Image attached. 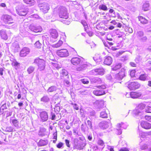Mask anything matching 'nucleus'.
<instances>
[{"label":"nucleus","instance_id":"nucleus-1","mask_svg":"<svg viewBox=\"0 0 151 151\" xmlns=\"http://www.w3.org/2000/svg\"><path fill=\"white\" fill-rule=\"evenodd\" d=\"M86 145L85 141L79 142V140L77 138H74L72 142L73 148V150H82Z\"/></svg>","mask_w":151,"mask_h":151},{"label":"nucleus","instance_id":"nucleus-2","mask_svg":"<svg viewBox=\"0 0 151 151\" xmlns=\"http://www.w3.org/2000/svg\"><path fill=\"white\" fill-rule=\"evenodd\" d=\"M58 12L59 17L60 18L67 19L68 17L67 11L66 8L61 6L59 8Z\"/></svg>","mask_w":151,"mask_h":151},{"label":"nucleus","instance_id":"nucleus-3","mask_svg":"<svg viewBox=\"0 0 151 151\" xmlns=\"http://www.w3.org/2000/svg\"><path fill=\"white\" fill-rule=\"evenodd\" d=\"M38 7L40 11L44 14L47 13L50 9V5L47 3L38 4Z\"/></svg>","mask_w":151,"mask_h":151},{"label":"nucleus","instance_id":"nucleus-4","mask_svg":"<svg viewBox=\"0 0 151 151\" xmlns=\"http://www.w3.org/2000/svg\"><path fill=\"white\" fill-rule=\"evenodd\" d=\"M1 19L6 24H11L14 23L13 18L10 15L7 14H3Z\"/></svg>","mask_w":151,"mask_h":151},{"label":"nucleus","instance_id":"nucleus-5","mask_svg":"<svg viewBox=\"0 0 151 151\" xmlns=\"http://www.w3.org/2000/svg\"><path fill=\"white\" fill-rule=\"evenodd\" d=\"M125 69L124 68H122L120 71L115 74V78L117 80H122L125 76Z\"/></svg>","mask_w":151,"mask_h":151},{"label":"nucleus","instance_id":"nucleus-6","mask_svg":"<svg viewBox=\"0 0 151 151\" xmlns=\"http://www.w3.org/2000/svg\"><path fill=\"white\" fill-rule=\"evenodd\" d=\"M57 54L59 56L61 57H67L69 55L68 52L66 49H62L58 50L57 51Z\"/></svg>","mask_w":151,"mask_h":151},{"label":"nucleus","instance_id":"nucleus-7","mask_svg":"<svg viewBox=\"0 0 151 151\" xmlns=\"http://www.w3.org/2000/svg\"><path fill=\"white\" fill-rule=\"evenodd\" d=\"M83 58L81 57H74L72 58L71 60V63L74 65H77L80 64L82 63Z\"/></svg>","mask_w":151,"mask_h":151},{"label":"nucleus","instance_id":"nucleus-8","mask_svg":"<svg viewBox=\"0 0 151 151\" xmlns=\"http://www.w3.org/2000/svg\"><path fill=\"white\" fill-rule=\"evenodd\" d=\"M140 86L139 84L137 82H131L128 84V88L130 90H134L138 88Z\"/></svg>","mask_w":151,"mask_h":151},{"label":"nucleus","instance_id":"nucleus-9","mask_svg":"<svg viewBox=\"0 0 151 151\" xmlns=\"http://www.w3.org/2000/svg\"><path fill=\"white\" fill-rule=\"evenodd\" d=\"M104 70L102 68H96L92 70V72L94 75H103L104 73Z\"/></svg>","mask_w":151,"mask_h":151},{"label":"nucleus","instance_id":"nucleus-10","mask_svg":"<svg viewBox=\"0 0 151 151\" xmlns=\"http://www.w3.org/2000/svg\"><path fill=\"white\" fill-rule=\"evenodd\" d=\"M45 61L42 59L38 58V69L40 70H43L45 67Z\"/></svg>","mask_w":151,"mask_h":151},{"label":"nucleus","instance_id":"nucleus-11","mask_svg":"<svg viewBox=\"0 0 151 151\" xmlns=\"http://www.w3.org/2000/svg\"><path fill=\"white\" fill-rule=\"evenodd\" d=\"M40 116L41 121L42 122L47 121L48 119V116L47 113L45 111H43L40 112Z\"/></svg>","mask_w":151,"mask_h":151},{"label":"nucleus","instance_id":"nucleus-12","mask_svg":"<svg viewBox=\"0 0 151 151\" xmlns=\"http://www.w3.org/2000/svg\"><path fill=\"white\" fill-rule=\"evenodd\" d=\"M29 52V48L25 47L23 48L21 51L19 55L21 57H24L26 56Z\"/></svg>","mask_w":151,"mask_h":151},{"label":"nucleus","instance_id":"nucleus-13","mask_svg":"<svg viewBox=\"0 0 151 151\" xmlns=\"http://www.w3.org/2000/svg\"><path fill=\"white\" fill-rule=\"evenodd\" d=\"M141 125L142 128L146 129H149L151 128V124L146 122H142L141 123Z\"/></svg>","mask_w":151,"mask_h":151},{"label":"nucleus","instance_id":"nucleus-14","mask_svg":"<svg viewBox=\"0 0 151 151\" xmlns=\"http://www.w3.org/2000/svg\"><path fill=\"white\" fill-rule=\"evenodd\" d=\"M112 58L109 56H106L105 57L104 63L107 65H110L112 62Z\"/></svg>","mask_w":151,"mask_h":151},{"label":"nucleus","instance_id":"nucleus-15","mask_svg":"<svg viewBox=\"0 0 151 151\" xmlns=\"http://www.w3.org/2000/svg\"><path fill=\"white\" fill-rule=\"evenodd\" d=\"M93 93L96 96H100L106 94L104 91L101 90H94L93 91Z\"/></svg>","mask_w":151,"mask_h":151},{"label":"nucleus","instance_id":"nucleus-16","mask_svg":"<svg viewBox=\"0 0 151 151\" xmlns=\"http://www.w3.org/2000/svg\"><path fill=\"white\" fill-rule=\"evenodd\" d=\"M110 123H109L106 121H103L100 122L99 124V127L102 129H106L108 127Z\"/></svg>","mask_w":151,"mask_h":151},{"label":"nucleus","instance_id":"nucleus-17","mask_svg":"<svg viewBox=\"0 0 151 151\" xmlns=\"http://www.w3.org/2000/svg\"><path fill=\"white\" fill-rule=\"evenodd\" d=\"M50 35L52 38L56 39L58 36V33L55 29H51L50 31Z\"/></svg>","mask_w":151,"mask_h":151},{"label":"nucleus","instance_id":"nucleus-18","mask_svg":"<svg viewBox=\"0 0 151 151\" xmlns=\"http://www.w3.org/2000/svg\"><path fill=\"white\" fill-rule=\"evenodd\" d=\"M0 34L1 37L2 39L4 40H7L8 36L5 31L3 30H1L0 31Z\"/></svg>","mask_w":151,"mask_h":151},{"label":"nucleus","instance_id":"nucleus-19","mask_svg":"<svg viewBox=\"0 0 151 151\" xmlns=\"http://www.w3.org/2000/svg\"><path fill=\"white\" fill-rule=\"evenodd\" d=\"M18 14L21 16H25L27 13V10L25 9H21L18 11Z\"/></svg>","mask_w":151,"mask_h":151},{"label":"nucleus","instance_id":"nucleus-20","mask_svg":"<svg viewBox=\"0 0 151 151\" xmlns=\"http://www.w3.org/2000/svg\"><path fill=\"white\" fill-rule=\"evenodd\" d=\"M141 95L140 93L137 92H131L130 93L131 97L133 99H135L139 97Z\"/></svg>","mask_w":151,"mask_h":151},{"label":"nucleus","instance_id":"nucleus-21","mask_svg":"<svg viewBox=\"0 0 151 151\" xmlns=\"http://www.w3.org/2000/svg\"><path fill=\"white\" fill-rule=\"evenodd\" d=\"M46 129L43 127H41L40 128L38 132V135L40 136L43 137L45 136L46 133Z\"/></svg>","mask_w":151,"mask_h":151},{"label":"nucleus","instance_id":"nucleus-22","mask_svg":"<svg viewBox=\"0 0 151 151\" xmlns=\"http://www.w3.org/2000/svg\"><path fill=\"white\" fill-rule=\"evenodd\" d=\"M91 82L93 83H97L100 84L101 82V80L100 78L97 77H93L90 79Z\"/></svg>","mask_w":151,"mask_h":151},{"label":"nucleus","instance_id":"nucleus-23","mask_svg":"<svg viewBox=\"0 0 151 151\" xmlns=\"http://www.w3.org/2000/svg\"><path fill=\"white\" fill-rule=\"evenodd\" d=\"M87 64H83L81 66L77 67L76 70L78 71H82L83 70H85L87 67Z\"/></svg>","mask_w":151,"mask_h":151},{"label":"nucleus","instance_id":"nucleus-24","mask_svg":"<svg viewBox=\"0 0 151 151\" xmlns=\"http://www.w3.org/2000/svg\"><path fill=\"white\" fill-rule=\"evenodd\" d=\"M139 78L140 80L143 81L149 80V77L146 74H141Z\"/></svg>","mask_w":151,"mask_h":151},{"label":"nucleus","instance_id":"nucleus-25","mask_svg":"<svg viewBox=\"0 0 151 151\" xmlns=\"http://www.w3.org/2000/svg\"><path fill=\"white\" fill-rule=\"evenodd\" d=\"M104 101L102 100H98L96 102L98 104V106L99 108H101L104 107Z\"/></svg>","mask_w":151,"mask_h":151},{"label":"nucleus","instance_id":"nucleus-26","mask_svg":"<svg viewBox=\"0 0 151 151\" xmlns=\"http://www.w3.org/2000/svg\"><path fill=\"white\" fill-rule=\"evenodd\" d=\"M48 143L47 140L40 139L38 142V146H42L46 145Z\"/></svg>","mask_w":151,"mask_h":151},{"label":"nucleus","instance_id":"nucleus-27","mask_svg":"<svg viewBox=\"0 0 151 151\" xmlns=\"http://www.w3.org/2000/svg\"><path fill=\"white\" fill-rule=\"evenodd\" d=\"M133 114L135 116L137 115H140L142 114V111L138 109L137 108L133 111Z\"/></svg>","mask_w":151,"mask_h":151},{"label":"nucleus","instance_id":"nucleus-28","mask_svg":"<svg viewBox=\"0 0 151 151\" xmlns=\"http://www.w3.org/2000/svg\"><path fill=\"white\" fill-rule=\"evenodd\" d=\"M138 19L140 21L141 23L145 24H146L148 22L147 20L142 16H139L138 17Z\"/></svg>","mask_w":151,"mask_h":151},{"label":"nucleus","instance_id":"nucleus-29","mask_svg":"<svg viewBox=\"0 0 151 151\" xmlns=\"http://www.w3.org/2000/svg\"><path fill=\"white\" fill-rule=\"evenodd\" d=\"M94 60L97 63L100 62L102 60V58L99 55H95L93 58Z\"/></svg>","mask_w":151,"mask_h":151},{"label":"nucleus","instance_id":"nucleus-30","mask_svg":"<svg viewBox=\"0 0 151 151\" xmlns=\"http://www.w3.org/2000/svg\"><path fill=\"white\" fill-rule=\"evenodd\" d=\"M121 67V63L116 64L115 65L113 66L112 68V69L113 70L116 71V70L120 68Z\"/></svg>","mask_w":151,"mask_h":151},{"label":"nucleus","instance_id":"nucleus-31","mask_svg":"<svg viewBox=\"0 0 151 151\" xmlns=\"http://www.w3.org/2000/svg\"><path fill=\"white\" fill-rule=\"evenodd\" d=\"M149 4L148 2H146L143 5V9L145 11H147L149 9Z\"/></svg>","mask_w":151,"mask_h":151},{"label":"nucleus","instance_id":"nucleus-32","mask_svg":"<svg viewBox=\"0 0 151 151\" xmlns=\"http://www.w3.org/2000/svg\"><path fill=\"white\" fill-rule=\"evenodd\" d=\"M128 126L127 123H121V124H118L117 127L119 128L126 129Z\"/></svg>","mask_w":151,"mask_h":151},{"label":"nucleus","instance_id":"nucleus-33","mask_svg":"<svg viewBox=\"0 0 151 151\" xmlns=\"http://www.w3.org/2000/svg\"><path fill=\"white\" fill-rule=\"evenodd\" d=\"M57 89V87L55 86H52L50 87L47 90L48 92H52L55 91Z\"/></svg>","mask_w":151,"mask_h":151},{"label":"nucleus","instance_id":"nucleus-34","mask_svg":"<svg viewBox=\"0 0 151 151\" xmlns=\"http://www.w3.org/2000/svg\"><path fill=\"white\" fill-rule=\"evenodd\" d=\"M145 106L146 105L145 104L142 103L139 104L137 108L141 111L145 108Z\"/></svg>","mask_w":151,"mask_h":151},{"label":"nucleus","instance_id":"nucleus-35","mask_svg":"<svg viewBox=\"0 0 151 151\" xmlns=\"http://www.w3.org/2000/svg\"><path fill=\"white\" fill-rule=\"evenodd\" d=\"M107 86L105 84H102L101 85L96 86H94V87H96L97 88L102 89H104L106 88Z\"/></svg>","mask_w":151,"mask_h":151},{"label":"nucleus","instance_id":"nucleus-36","mask_svg":"<svg viewBox=\"0 0 151 151\" xmlns=\"http://www.w3.org/2000/svg\"><path fill=\"white\" fill-rule=\"evenodd\" d=\"M100 117L102 118H106L107 117V114L106 110L103 111L101 112Z\"/></svg>","mask_w":151,"mask_h":151},{"label":"nucleus","instance_id":"nucleus-37","mask_svg":"<svg viewBox=\"0 0 151 151\" xmlns=\"http://www.w3.org/2000/svg\"><path fill=\"white\" fill-rule=\"evenodd\" d=\"M24 3L30 5H33L35 3L34 0H23Z\"/></svg>","mask_w":151,"mask_h":151},{"label":"nucleus","instance_id":"nucleus-38","mask_svg":"<svg viewBox=\"0 0 151 151\" xmlns=\"http://www.w3.org/2000/svg\"><path fill=\"white\" fill-rule=\"evenodd\" d=\"M99 9L104 11H106L107 10V8L106 6L103 4L100 5L99 6Z\"/></svg>","mask_w":151,"mask_h":151},{"label":"nucleus","instance_id":"nucleus-39","mask_svg":"<svg viewBox=\"0 0 151 151\" xmlns=\"http://www.w3.org/2000/svg\"><path fill=\"white\" fill-rule=\"evenodd\" d=\"M49 98L47 96H43L41 99V101L44 102H47L49 101Z\"/></svg>","mask_w":151,"mask_h":151},{"label":"nucleus","instance_id":"nucleus-40","mask_svg":"<svg viewBox=\"0 0 151 151\" xmlns=\"http://www.w3.org/2000/svg\"><path fill=\"white\" fill-rule=\"evenodd\" d=\"M116 34L119 37H121L124 35V33L123 32H120V31L118 30H116Z\"/></svg>","mask_w":151,"mask_h":151},{"label":"nucleus","instance_id":"nucleus-41","mask_svg":"<svg viewBox=\"0 0 151 151\" xmlns=\"http://www.w3.org/2000/svg\"><path fill=\"white\" fill-rule=\"evenodd\" d=\"M144 32L142 31H139L137 32V37H141L143 36Z\"/></svg>","mask_w":151,"mask_h":151},{"label":"nucleus","instance_id":"nucleus-42","mask_svg":"<svg viewBox=\"0 0 151 151\" xmlns=\"http://www.w3.org/2000/svg\"><path fill=\"white\" fill-rule=\"evenodd\" d=\"M63 43V41L61 40H60L58 42L54 45V47H58L61 46Z\"/></svg>","mask_w":151,"mask_h":151},{"label":"nucleus","instance_id":"nucleus-43","mask_svg":"<svg viewBox=\"0 0 151 151\" xmlns=\"http://www.w3.org/2000/svg\"><path fill=\"white\" fill-rule=\"evenodd\" d=\"M54 110L55 112L57 114L60 110V107L59 106L56 105L55 107L54 108Z\"/></svg>","mask_w":151,"mask_h":151},{"label":"nucleus","instance_id":"nucleus-44","mask_svg":"<svg viewBox=\"0 0 151 151\" xmlns=\"http://www.w3.org/2000/svg\"><path fill=\"white\" fill-rule=\"evenodd\" d=\"M19 63H18L16 61H13L12 63V65L15 67L18 66L19 65Z\"/></svg>","mask_w":151,"mask_h":151},{"label":"nucleus","instance_id":"nucleus-45","mask_svg":"<svg viewBox=\"0 0 151 151\" xmlns=\"http://www.w3.org/2000/svg\"><path fill=\"white\" fill-rule=\"evenodd\" d=\"M66 39V36L65 35V33H62V34L61 37H60V40H61L62 41L63 40L64 41H65V40Z\"/></svg>","mask_w":151,"mask_h":151},{"label":"nucleus","instance_id":"nucleus-46","mask_svg":"<svg viewBox=\"0 0 151 151\" xmlns=\"http://www.w3.org/2000/svg\"><path fill=\"white\" fill-rule=\"evenodd\" d=\"M81 81L84 84H87L89 82V81L86 78L81 79Z\"/></svg>","mask_w":151,"mask_h":151},{"label":"nucleus","instance_id":"nucleus-47","mask_svg":"<svg viewBox=\"0 0 151 151\" xmlns=\"http://www.w3.org/2000/svg\"><path fill=\"white\" fill-rule=\"evenodd\" d=\"M53 66L59 69L61 68V65L58 64L57 63H52Z\"/></svg>","mask_w":151,"mask_h":151},{"label":"nucleus","instance_id":"nucleus-48","mask_svg":"<svg viewBox=\"0 0 151 151\" xmlns=\"http://www.w3.org/2000/svg\"><path fill=\"white\" fill-rule=\"evenodd\" d=\"M61 73L63 76H66L68 75V72L65 69H63L62 70L61 72Z\"/></svg>","mask_w":151,"mask_h":151},{"label":"nucleus","instance_id":"nucleus-49","mask_svg":"<svg viewBox=\"0 0 151 151\" xmlns=\"http://www.w3.org/2000/svg\"><path fill=\"white\" fill-rule=\"evenodd\" d=\"M145 112L147 113H151V107L149 106L147 107L145 109Z\"/></svg>","mask_w":151,"mask_h":151},{"label":"nucleus","instance_id":"nucleus-50","mask_svg":"<svg viewBox=\"0 0 151 151\" xmlns=\"http://www.w3.org/2000/svg\"><path fill=\"white\" fill-rule=\"evenodd\" d=\"M12 122L13 124L15 126H16L18 125V121L17 119H13Z\"/></svg>","mask_w":151,"mask_h":151},{"label":"nucleus","instance_id":"nucleus-51","mask_svg":"<svg viewBox=\"0 0 151 151\" xmlns=\"http://www.w3.org/2000/svg\"><path fill=\"white\" fill-rule=\"evenodd\" d=\"M65 144L66 146L70 148V141L68 139H65Z\"/></svg>","mask_w":151,"mask_h":151},{"label":"nucleus","instance_id":"nucleus-52","mask_svg":"<svg viewBox=\"0 0 151 151\" xmlns=\"http://www.w3.org/2000/svg\"><path fill=\"white\" fill-rule=\"evenodd\" d=\"M98 144L99 145L103 146L104 145V143L103 140L99 139L98 141Z\"/></svg>","mask_w":151,"mask_h":151},{"label":"nucleus","instance_id":"nucleus-53","mask_svg":"<svg viewBox=\"0 0 151 151\" xmlns=\"http://www.w3.org/2000/svg\"><path fill=\"white\" fill-rule=\"evenodd\" d=\"M136 71L135 70H132L130 72V74L132 77H133L135 75Z\"/></svg>","mask_w":151,"mask_h":151},{"label":"nucleus","instance_id":"nucleus-54","mask_svg":"<svg viewBox=\"0 0 151 151\" xmlns=\"http://www.w3.org/2000/svg\"><path fill=\"white\" fill-rule=\"evenodd\" d=\"M34 70V69L33 67H30L28 68L27 71L29 73H30L33 72Z\"/></svg>","mask_w":151,"mask_h":151},{"label":"nucleus","instance_id":"nucleus-55","mask_svg":"<svg viewBox=\"0 0 151 151\" xmlns=\"http://www.w3.org/2000/svg\"><path fill=\"white\" fill-rule=\"evenodd\" d=\"M6 130L7 132H11L13 131V129L10 127H7L6 128Z\"/></svg>","mask_w":151,"mask_h":151},{"label":"nucleus","instance_id":"nucleus-56","mask_svg":"<svg viewBox=\"0 0 151 151\" xmlns=\"http://www.w3.org/2000/svg\"><path fill=\"white\" fill-rule=\"evenodd\" d=\"M71 104L73 105V107L74 109L76 110H78L79 109L78 107V105L76 104H73V103Z\"/></svg>","mask_w":151,"mask_h":151},{"label":"nucleus","instance_id":"nucleus-57","mask_svg":"<svg viewBox=\"0 0 151 151\" xmlns=\"http://www.w3.org/2000/svg\"><path fill=\"white\" fill-rule=\"evenodd\" d=\"M63 145V144L61 142H60L57 145V147L59 148H61Z\"/></svg>","mask_w":151,"mask_h":151},{"label":"nucleus","instance_id":"nucleus-58","mask_svg":"<svg viewBox=\"0 0 151 151\" xmlns=\"http://www.w3.org/2000/svg\"><path fill=\"white\" fill-rule=\"evenodd\" d=\"M87 123L90 128L92 129V125L91 122V121L88 120L87 121Z\"/></svg>","mask_w":151,"mask_h":151},{"label":"nucleus","instance_id":"nucleus-59","mask_svg":"<svg viewBox=\"0 0 151 151\" xmlns=\"http://www.w3.org/2000/svg\"><path fill=\"white\" fill-rule=\"evenodd\" d=\"M145 118L147 120L149 121H151V116L145 115Z\"/></svg>","mask_w":151,"mask_h":151},{"label":"nucleus","instance_id":"nucleus-60","mask_svg":"<svg viewBox=\"0 0 151 151\" xmlns=\"http://www.w3.org/2000/svg\"><path fill=\"white\" fill-rule=\"evenodd\" d=\"M81 23L85 27H86L87 26V24L85 21H82L81 22Z\"/></svg>","mask_w":151,"mask_h":151},{"label":"nucleus","instance_id":"nucleus-61","mask_svg":"<svg viewBox=\"0 0 151 151\" xmlns=\"http://www.w3.org/2000/svg\"><path fill=\"white\" fill-rule=\"evenodd\" d=\"M147 40V38L146 36L143 37L141 38L140 39V40L143 42H145Z\"/></svg>","mask_w":151,"mask_h":151},{"label":"nucleus","instance_id":"nucleus-62","mask_svg":"<svg viewBox=\"0 0 151 151\" xmlns=\"http://www.w3.org/2000/svg\"><path fill=\"white\" fill-rule=\"evenodd\" d=\"M57 131L53 133V139H55L56 140L57 139Z\"/></svg>","mask_w":151,"mask_h":151},{"label":"nucleus","instance_id":"nucleus-63","mask_svg":"<svg viewBox=\"0 0 151 151\" xmlns=\"http://www.w3.org/2000/svg\"><path fill=\"white\" fill-rule=\"evenodd\" d=\"M119 151H129L128 149L126 148H121L119 150Z\"/></svg>","mask_w":151,"mask_h":151},{"label":"nucleus","instance_id":"nucleus-64","mask_svg":"<svg viewBox=\"0 0 151 151\" xmlns=\"http://www.w3.org/2000/svg\"><path fill=\"white\" fill-rule=\"evenodd\" d=\"M117 127V128L116 129L117 131H118V134H120L122 133V131L121 130V129H120V128H119L118 127Z\"/></svg>","mask_w":151,"mask_h":151}]
</instances>
